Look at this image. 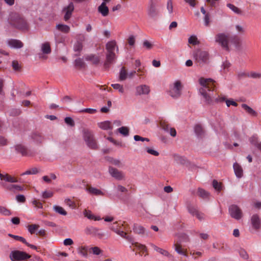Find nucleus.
I'll return each mask as SVG.
<instances>
[{
    "label": "nucleus",
    "instance_id": "37998d69",
    "mask_svg": "<svg viewBox=\"0 0 261 261\" xmlns=\"http://www.w3.org/2000/svg\"><path fill=\"white\" fill-rule=\"evenodd\" d=\"M175 250L179 254L182 255L186 256L187 255L185 252L182 250L181 246L180 245H174Z\"/></svg>",
    "mask_w": 261,
    "mask_h": 261
},
{
    "label": "nucleus",
    "instance_id": "b1692460",
    "mask_svg": "<svg viewBox=\"0 0 261 261\" xmlns=\"http://www.w3.org/2000/svg\"><path fill=\"white\" fill-rule=\"evenodd\" d=\"M41 50L44 54H49L51 53L50 44L45 42L41 45Z\"/></svg>",
    "mask_w": 261,
    "mask_h": 261
},
{
    "label": "nucleus",
    "instance_id": "69168bd1",
    "mask_svg": "<svg viewBox=\"0 0 261 261\" xmlns=\"http://www.w3.org/2000/svg\"><path fill=\"white\" fill-rule=\"evenodd\" d=\"M32 204L37 208H42L43 207L42 203L37 200H34L32 201Z\"/></svg>",
    "mask_w": 261,
    "mask_h": 261
},
{
    "label": "nucleus",
    "instance_id": "bf43d9fd",
    "mask_svg": "<svg viewBox=\"0 0 261 261\" xmlns=\"http://www.w3.org/2000/svg\"><path fill=\"white\" fill-rule=\"evenodd\" d=\"M146 150L147 153H148L150 154H152L153 155L158 156L159 155V153L157 151H156L153 149L150 148L149 147H147L146 149Z\"/></svg>",
    "mask_w": 261,
    "mask_h": 261
},
{
    "label": "nucleus",
    "instance_id": "1a4fd4ad",
    "mask_svg": "<svg viewBox=\"0 0 261 261\" xmlns=\"http://www.w3.org/2000/svg\"><path fill=\"white\" fill-rule=\"evenodd\" d=\"M228 211L230 216L236 220H239L241 219L243 216L242 211L237 205H231L229 207Z\"/></svg>",
    "mask_w": 261,
    "mask_h": 261
},
{
    "label": "nucleus",
    "instance_id": "c03bdc74",
    "mask_svg": "<svg viewBox=\"0 0 261 261\" xmlns=\"http://www.w3.org/2000/svg\"><path fill=\"white\" fill-rule=\"evenodd\" d=\"M0 213L4 216H10L11 215L10 210L2 206H0Z\"/></svg>",
    "mask_w": 261,
    "mask_h": 261
},
{
    "label": "nucleus",
    "instance_id": "5fc2aeb1",
    "mask_svg": "<svg viewBox=\"0 0 261 261\" xmlns=\"http://www.w3.org/2000/svg\"><path fill=\"white\" fill-rule=\"evenodd\" d=\"M213 186L215 190L218 191H220L221 190V185L215 179L213 181Z\"/></svg>",
    "mask_w": 261,
    "mask_h": 261
},
{
    "label": "nucleus",
    "instance_id": "4d7b16f0",
    "mask_svg": "<svg viewBox=\"0 0 261 261\" xmlns=\"http://www.w3.org/2000/svg\"><path fill=\"white\" fill-rule=\"evenodd\" d=\"M239 254H240V255L244 259H247L248 258V255L247 253V252L243 249H241L240 250H239Z\"/></svg>",
    "mask_w": 261,
    "mask_h": 261
},
{
    "label": "nucleus",
    "instance_id": "a211bd4d",
    "mask_svg": "<svg viewBox=\"0 0 261 261\" xmlns=\"http://www.w3.org/2000/svg\"><path fill=\"white\" fill-rule=\"evenodd\" d=\"M31 138L37 144H40L44 140V137L38 132H34L32 133Z\"/></svg>",
    "mask_w": 261,
    "mask_h": 261
},
{
    "label": "nucleus",
    "instance_id": "a878e982",
    "mask_svg": "<svg viewBox=\"0 0 261 261\" xmlns=\"http://www.w3.org/2000/svg\"><path fill=\"white\" fill-rule=\"evenodd\" d=\"M99 127L103 130L112 129L113 127L109 121H105L98 123Z\"/></svg>",
    "mask_w": 261,
    "mask_h": 261
},
{
    "label": "nucleus",
    "instance_id": "603ef678",
    "mask_svg": "<svg viewBox=\"0 0 261 261\" xmlns=\"http://www.w3.org/2000/svg\"><path fill=\"white\" fill-rule=\"evenodd\" d=\"M247 76L253 79H259L261 77V73L251 72L250 73H248Z\"/></svg>",
    "mask_w": 261,
    "mask_h": 261
},
{
    "label": "nucleus",
    "instance_id": "864d4df0",
    "mask_svg": "<svg viewBox=\"0 0 261 261\" xmlns=\"http://www.w3.org/2000/svg\"><path fill=\"white\" fill-rule=\"evenodd\" d=\"M53 195V193L51 191H45L42 193V196L43 198L46 199L51 197Z\"/></svg>",
    "mask_w": 261,
    "mask_h": 261
},
{
    "label": "nucleus",
    "instance_id": "4be33fe9",
    "mask_svg": "<svg viewBox=\"0 0 261 261\" xmlns=\"http://www.w3.org/2000/svg\"><path fill=\"white\" fill-rule=\"evenodd\" d=\"M251 224L252 226L255 229H258L260 227V220L259 217L257 215L255 214L253 215L251 219Z\"/></svg>",
    "mask_w": 261,
    "mask_h": 261
},
{
    "label": "nucleus",
    "instance_id": "7ed1b4c3",
    "mask_svg": "<svg viewBox=\"0 0 261 261\" xmlns=\"http://www.w3.org/2000/svg\"><path fill=\"white\" fill-rule=\"evenodd\" d=\"M117 47V51H118V48L116 46V43L115 41L108 42L106 44V49L107 51L106 54V60L103 64L104 68L108 69L110 65L113 63L116 59V56L114 53V50Z\"/></svg>",
    "mask_w": 261,
    "mask_h": 261
},
{
    "label": "nucleus",
    "instance_id": "ddd939ff",
    "mask_svg": "<svg viewBox=\"0 0 261 261\" xmlns=\"http://www.w3.org/2000/svg\"><path fill=\"white\" fill-rule=\"evenodd\" d=\"M149 245L157 252L160 254L166 256L169 258V259L173 260L174 259V256L171 254L168 251L161 248L155 244L150 243Z\"/></svg>",
    "mask_w": 261,
    "mask_h": 261
},
{
    "label": "nucleus",
    "instance_id": "6ab92c4d",
    "mask_svg": "<svg viewBox=\"0 0 261 261\" xmlns=\"http://www.w3.org/2000/svg\"><path fill=\"white\" fill-rule=\"evenodd\" d=\"M229 42L234 44V45L237 48H239L240 46L241 39L236 35L231 36H229Z\"/></svg>",
    "mask_w": 261,
    "mask_h": 261
},
{
    "label": "nucleus",
    "instance_id": "338daca9",
    "mask_svg": "<svg viewBox=\"0 0 261 261\" xmlns=\"http://www.w3.org/2000/svg\"><path fill=\"white\" fill-rule=\"evenodd\" d=\"M91 250L92 251V253L94 254H95V255H99L101 253V250L98 247H92L91 248Z\"/></svg>",
    "mask_w": 261,
    "mask_h": 261
},
{
    "label": "nucleus",
    "instance_id": "f03ea898",
    "mask_svg": "<svg viewBox=\"0 0 261 261\" xmlns=\"http://www.w3.org/2000/svg\"><path fill=\"white\" fill-rule=\"evenodd\" d=\"M9 24L14 28L23 31L29 30V24L25 18L19 14L12 12L8 18Z\"/></svg>",
    "mask_w": 261,
    "mask_h": 261
},
{
    "label": "nucleus",
    "instance_id": "680f3d73",
    "mask_svg": "<svg viewBox=\"0 0 261 261\" xmlns=\"http://www.w3.org/2000/svg\"><path fill=\"white\" fill-rule=\"evenodd\" d=\"M167 8L169 13H172L173 12V5L172 0H168L167 4Z\"/></svg>",
    "mask_w": 261,
    "mask_h": 261
},
{
    "label": "nucleus",
    "instance_id": "774afa93",
    "mask_svg": "<svg viewBox=\"0 0 261 261\" xmlns=\"http://www.w3.org/2000/svg\"><path fill=\"white\" fill-rule=\"evenodd\" d=\"M230 64L229 62L226 61L223 63L222 67L224 72L227 71L228 68L230 67Z\"/></svg>",
    "mask_w": 261,
    "mask_h": 261
},
{
    "label": "nucleus",
    "instance_id": "6e6552de",
    "mask_svg": "<svg viewBox=\"0 0 261 261\" xmlns=\"http://www.w3.org/2000/svg\"><path fill=\"white\" fill-rule=\"evenodd\" d=\"M215 41L223 48L229 50L228 42L229 36L224 33H219L215 36Z\"/></svg>",
    "mask_w": 261,
    "mask_h": 261
},
{
    "label": "nucleus",
    "instance_id": "f8f14e48",
    "mask_svg": "<svg viewBox=\"0 0 261 261\" xmlns=\"http://www.w3.org/2000/svg\"><path fill=\"white\" fill-rule=\"evenodd\" d=\"M150 92V87L145 84H142L136 87V95H148Z\"/></svg>",
    "mask_w": 261,
    "mask_h": 261
},
{
    "label": "nucleus",
    "instance_id": "aec40b11",
    "mask_svg": "<svg viewBox=\"0 0 261 261\" xmlns=\"http://www.w3.org/2000/svg\"><path fill=\"white\" fill-rule=\"evenodd\" d=\"M85 59L86 61H91L93 64L97 65L99 62V58L93 54H90L85 56Z\"/></svg>",
    "mask_w": 261,
    "mask_h": 261
},
{
    "label": "nucleus",
    "instance_id": "58836bf2",
    "mask_svg": "<svg viewBox=\"0 0 261 261\" xmlns=\"http://www.w3.org/2000/svg\"><path fill=\"white\" fill-rule=\"evenodd\" d=\"M39 172L38 169L36 167L33 168L30 170H28L22 173L20 175L23 176L25 175H30V174H36Z\"/></svg>",
    "mask_w": 261,
    "mask_h": 261
},
{
    "label": "nucleus",
    "instance_id": "f3484780",
    "mask_svg": "<svg viewBox=\"0 0 261 261\" xmlns=\"http://www.w3.org/2000/svg\"><path fill=\"white\" fill-rule=\"evenodd\" d=\"M98 12L103 17L107 16L109 14V10L108 7L106 6V2H102L98 6Z\"/></svg>",
    "mask_w": 261,
    "mask_h": 261
},
{
    "label": "nucleus",
    "instance_id": "49530a36",
    "mask_svg": "<svg viewBox=\"0 0 261 261\" xmlns=\"http://www.w3.org/2000/svg\"><path fill=\"white\" fill-rule=\"evenodd\" d=\"M163 128L165 130L168 132L169 130L170 134L172 137H175L176 135V131L174 128H170L169 129L168 126H164L163 127Z\"/></svg>",
    "mask_w": 261,
    "mask_h": 261
},
{
    "label": "nucleus",
    "instance_id": "20e7f679",
    "mask_svg": "<svg viewBox=\"0 0 261 261\" xmlns=\"http://www.w3.org/2000/svg\"><path fill=\"white\" fill-rule=\"evenodd\" d=\"M182 89L181 83L179 81H175L169 87L168 93L173 98L177 99L181 95Z\"/></svg>",
    "mask_w": 261,
    "mask_h": 261
},
{
    "label": "nucleus",
    "instance_id": "bb28decb",
    "mask_svg": "<svg viewBox=\"0 0 261 261\" xmlns=\"http://www.w3.org/2000/svg\"><path fill=\"white\" fill-rule=\"evenodd\" d=\"M116 233L121 237L122 238L127 240L128 241L132 242V244H134V240L133 237L131 236H128L127 234V233L125 232H124L122 230H118L116 231Z\"/></svg>",
    "mask_w": 261,
    "mask_h": 261
},
{
    "label": "nucleus",
    "instance_id": "c9c22d12",
    "mask_svg": "<svg viewBox=\"0 0 261 261\" xmlns=\"http://www.w3.org/2000/svg\"><path fill=\"white\" fill-rule=\"evenodd\" d=\"M118 132L124 136H128L129 135V129L126 126H122L117 129Z\"/></svg>",
    "mask_w": 261,
    "mask_h": 261
},
{
    "label": "nucleus",
    "instance_id": "f704fd0d",
    "mask_svg": "<svg viewBox=\"0 0 261 261\" xmlns=\"http://www.w3.org/2000/svg\"><path fill=\"white\" fill-rule=\"evenodd\" d=\"M127 73L124 67H122L119 71V79L120 81H124L127 77Z\"/></svg>",
    "mask_w": 261,
    "mask_h": 261
},
{
    "label": "nucleus",
    "instance_id": "8fccbe9b",
    "mask_svg": "<svg viewBox=\"0 0 261 261\" xmlns=\"http://www.w3.org/2000/svg\"><path fill=\"white\" fill-rule=\"evenodd\" d=\"M135 246L136 247H137L138 249H139L142 251L145 252L147 251V248L145 245L141 244L138 243H135Z\"/></svg>",
    "mask_w": 261,
    "mask_h": 261
},
{
    "label": "nucleus",
    "instance_id": "09e8293b",
    "mask_svg": "<svg viewBox=\"0 0 261 261\" xmlns=\"http://www.w3.org/2000/svg\"><path fill=\"white\" fill-rule=\"evenodd\" d=\"M83 44L80 41H77L74 45L73 49L75 51H80L82 50Z\"/></svg>",
    "mask_w": 261,
    "mask_h": 261
},
{
    "label": "nucleus",
    "instance_id": "4c0bfd02",
    "mask_svg": "<svg viewBox=\"0 0 261 261\" xmlns=\"http://www.w3.org/2000/svg\"><path fill=\"white\" fill-rule=\"evenodd\" d=\"M250 143L253 146H255L260 141H259L257 135L255 134L249 139Z\"/></svg>",
    "mask_w": 261,
    "mask_h": 261
},
{
    "label": "nucleus",
    "instance_id": "0e129e2a",
    "mask_svg": "<svg viewBox=\"0 0 261 261\" xmlns=\"http://www.w3.org/2000/svg\"><path fill=\"white\" fill-rule=\"evenodd\" d=\"M16 200L19 202L24 203L25 201V197L23 195H18L16 196Z\"/></svg>",
    "mask_w": 261,
    "mask_h": 261
},
{
    "label": "nucleus",
    "instance_id": "473e14b6",
    "mask_svg": "<svg viewBox=\"0 0 261 261\" xmlns=\"http://www.w3.org/2000/svg\"><path fill=\"white\" fill-rule=\"evenodd\" d=\"M53 210L57 213L63 216H66L67 215L66 211L61 206L55 205L53 206Z\"/></svg>",
    "mask_w": 261,
    "mask_h": 261
},
{
    "label": "nucleus",
    "instance_id": "0eeeda50",
    "mask_svg": "<svg viewBox=\"0 0 261 261\" xmlns=\"http://www.w3.org/2000/svg\"><path fill=\"white\" fill-rule=\"evenodd\" d=\"M9 257L11 261H21L30 258L31 256L24 251L13 250L10 252Z\"/></svg>",
    "mask_w": 261,
    "mask_h": 261
},
{
    "label": "nucleus",
    "instance_id": "9d476101",
    "mask_svg": "<svg viewBox=\"0 0 261 261\" xmlns=\"http://www.w3.org/2000/svg\"><path fill=\"white\" fill-rule=\"evenodd\" d=\"M84 231L87 235H92L94 237H97L99 239L102 238L105 236V233L101 231L99 228L92 226L87 227Z\"/></svg>",
    "mask_w": 261,
    "mask_h": 261
},
{
    "label": "nucleus",
    "instance_id": "393cba45",
    "mask_svg": "<svg viewBox=\"0 0 261 261\" xmlns=\"http://www.w3.org/2000/svg\"><path fill=\"white\" fill-rule=\"evenodd\" d=\"M133 231L135 233L139 234H144L145 232L144 227L138 224H134Z\"/></svg>",
    "mask_w": 261,
    "mask_h": 261
},
{
    "label": "nucleus",
    "instance_id": "f257e3e1",
    "mask_svg": "<svg viewBox=\"0 0 261 261\" xmlns=\"http://www.w3.org/2000/svg\"><path fill=\"white\" fill-rule=\"evenodd\" d=\"M199 82L201 86L199 89V93L203 97L204 102L207 105H212L213 100L211 97V93L214 90L215 81L212 79L200 78Z\"/></svg>",
    "mask_w": 261,
    "mask_h": 261
},
{
    "label": "nucleus",
    "instance_id": "7c9ffc66",
    "mask_svg": "<svg viewBox=\"0 0 261 261\" xmlns=\"http://www.w3.org/2000/svg\"><path fill=\"white\" fill-rule=\"evenodd\" d=\"M242 107L249 114H250V115H251L252 116H255L257 115L256 112L254 110H253L251 108L249 107L247 105L244 104V103L242 104Z\"/></svg>",
    "mask_w": 261,
    "mask_h": 261
},
{
    "label": "nucleus",
    "instance_id": "6e6d98bb",
    "mask_svg": "<svg viewBox=\"0 0 261 261\" xmlns=\"http://www.w3.org/2000/svg\"><path fill=\"white\" fill-rule=\"evenodd\" d=\"M225 102L226 106L228 107H229L230 106H233L234 107H237L238 106V103L232 99L225 100Z\"/></svg>",
    "mask_w": 261,
    "mask_h": 261
},
{
    "label": "nucleus",
    "instance_id": "dca6fc26",
    "mask_svg": "<svg viewBox=\"0 0 261 261\" xmlns=\"http://www.w3.org/2000/svg\"><path fill=\"white\" fill-rule=\"evenodd\" d=\"M7 43L9 46L14 48H20L23 46V43L17 39H9L7 41Z\"/></svg>",
    "mask_w": 261,
    "mask_h": 261
},
{
    "label": "nucleus",
    "instance_id": "5701e85b",
    "mask_svg": "<svg viewBox=\"0 0 261 261\" xmlns=\"http://www.w3.org/2000/svg\"><path fill=\"white\" fill-rule=\"evenodd\" d=\"M15 150L17 153H20L23 156L28 155V151L26 147L21 144H18L14 146Z\"/></svg>",
    "mask_w": 261,
    "mask_h": 261
},
{
    "label": "nucleus",
    "instance_id": "2eb2a0df",
    "mask_svg": "<svg viewBox=\"0 0 261 261\" xmlns=\"http://www.w3.org/2000/svg\"><path fill=\"white\" fill-rule=\"evenodd\" d=\"M147 14L151 18H154L159 14V11L157 9L155 4L151 2L147 9Z\"/></svg>",
    "mask_w": 261,
    "mask_h": 261
},
{
    "label": "nucleus",
    "instance_id": "de8ad7c7",
    "mask_svg": "<svg viewBox=\"0 0 261 261\" xmlns=\"http://www.w3.org/2000/svg\"><path fill=\"white\" fill-rule=\"evenodd\" d=\"M87 249L85 247H81L79 248L78 253L82 256L86 257L88 255Z\"/></svg>",
    "mask_w": 261,
    "mask_h": 261
},
{
    "label": "nucleus",
    "instance_id": "13d9d810",
    "mask_svg": "<svg viewBox=\"0 0 261 261\" xmlns=\"http://www.w3.org/2000/svg\"><path fill=\"white\" fill-rule=\"evenodd\" d=\"M65 122L68 125L73 126L74 125V122L72 118L70 117H67L65 118Z\"/></svg>",
    "mask_w": 261,
    "mask_h": 261
},
{
    "label": "nucleus",
    "instance_id": "72a5a7b5",
    "mask_svg": "<svg viewBox=\"0 0 261 261\" xmlns=\"http://www.w3.org/2000/svg\"><path fill=\"white\" fill-rule=\"evenodd\" d=\"M227 7L231 10L234 13L237 14H242V11L238 7L231 4H227Z\"/></svg>",
    "mask_w": 261,
    "mask_h": 261
},
{
    "label": "nucleus",
    "instance_id": "e433bc0d",
    "mask_svg": "<svg viewBox=\"0 0 261 261\" xmlns=\"http://www.w3.org/2000/svg\"><path fill=\"white\" fill-rule=\"evenodd\" d=\"M4 181L11 182V183H14L18 182V180L16 178H15L14 177L11 176V175H9L8 174H5V178Z\"/></svg>",
    "mask_w": 261,
    "mask_h": 261
},
{
    "label": "nucleus",
    "instance_id": "79ce46f5",
    "mask_svg": "<svg viewBox=\"0 0 261 261\" xmlns=\"http://www.w3.org/2000/svg\"><path fill=\"white\" fill-rule=\"evenodd\" d=\"M188 42L192 45H196L199 43L197 38L195 35H192L189 38Z\"/></svg>",
    "mask_w": 261,
    "mask_h": 261
},
{
    "label": "nucleus",
    "instance_id": "412c9836",
    "mask_svg": "<svg viewBox=\"0 0 261 261\" xmlns=\"http://www.w3.org/2000/svg\"><path fill=\"white\" fill-rule=\"evenodd\" d=\"M233 167L236 176L241 178L243 176V169L241 166L237 163H234Z\"/></svg>",
    "mask_w": 261,
    "mask_h": 261
},
{
    "label": "nucleus",
    "instance_id": "c85d7f7f",
    "mask_svg": "<svg viewBox=\"0 0 261 261\" xmlns=\"http://www.w3.org/2000/svg\"><path fill=\"white\" fill-rule=\"evenodd\" d=\"M194 132L198 137L201 138L204 136V130L203 128L199 124H197L195 126Z\"/></svg>",
    "mask_w": 261,
    "mask_h": 261
},
{
    "label": "nucleus",
    "instance_id": "e2e57ef3",
    "mask_svg": "<svg viewBox=\"0 0 261 261\" xmlns=\"http://www.w3.org/2000/svg\"><path fill=\"white\" fill-rule=\"evenodd\" d=\"M143 45L147 49H150L152 47V44L151 43L147 40H145L143 41Z\"/></svg>",
    "mask_w": 261,
    "mask_h": 261
},
{
    "label": "nucleus",
    "instance_id": "052dcab7",
    "mask_svg": "<svg viewBox=\"0 0 261 261\" xmlns=\"http://www.w3.org/2000/svg\"><path fill=\"white\" fill-rule=\"evenodd\" d=\"M84 65L83 60L81 58L76 59L75 60V65L79 67H82Z\"/></svg>",
    "mask_w": 261,
    "mask_h": 261
},
{
    "label": "nucleus",
    "instance_id": "2f4dec72",
    "mask_svg": "<svg viewBox=\"0 0 261 261\" xmlns=\"http://www.w3.org/2000/svg\"><path fill=\"white\" fill-rule=\"evenodd\" d=\"M87 191L91 194L95 195H103V193L100 190L93 187H90L87 189Z\"/></svg>",
    "mask_w": 261,
    "mask_h": 261
},
{
    "label": "nucleus",
    "instance_id": "cd10ccee",
    "mask_svg": "<svg viewBox=\"0 0 261 261\" xmlns=\"http://www.w3.org/2000/svg\"><path fill=\"white\" fill-rule=\"evenodd\" d=\"M84 215L85 217H87L89 219L94 220L95 221H99L101 220V218L100 217L94 216L90 211L85 210L84 212Z\"/></svg>",
    "mask_w": 261,
    "mask_h": 261
},
{
    "label": "nucleus",
    "instance_id": "a18cd8bd",
    "mask_svg": "<svg viewBox=\"0 0 261 261\" xmlns=\"http://www.w3.org/2000/svg\"><path fill=\"white\" fill-rule=\"evenodd\" d=\"M111 86L114 89L118 90L120 93H123L124 92V88L122 85L119 84H113Z\"/></svg>",
    "mask_w": 261,
    "mask_h": 261
},
{
    "label": "nucleus",
    "instance_id": "3c124183",
    "mask_svg": "<svg viewBox=\"0 0 261 261\" xmlns=\"http://www.w3.org/2000/svg\"><path fill=\"white\" fill-rule=\"evenodd\" d=\"M97 112L96 109L92 108H86L80 111V113H87L89 114H94Z\"/></svg>",
    "mask_w": 261,
    "mask_h": 261
},
{
    "label": "nucleus",
    "instance_id": "4468645a",
    "mask_svg": "<svg viewBox=\"0 0 261 261\" xmlns=\"http://www.w3.org/2000/svg\"><path fill=\"white\" fill-rule=\"evenodd\" d=\"M109 172L113 177L118 180H122L124 177V174L122 171L112 167H109Z\"/></svg>",
    "mask_w": 261,
    "mask_h": 261
},
{
    "label": "nucleus",
    "instance_id": "c756f323",
    "mask_svg": "<svg viewBox=\"0 0 261 261\" xmlns=\"http://www.w3.org/2000/svg\"><path fill=\"white\" fill-rule=\"evenodd\" d=\"M56 29L60 32L64 33H68L70 31V27L63 24H58L56 25Z\"/></svg>",
    "mask_w": 261,
    "mask_h": 261
},
{
    "label": "nucleus",
    "instance_id": "423d86ee",
    "mask_svg": "<svg viewBox=\"0 0 261 261\" xmlns=\"http://www.w3.org/2000/svg\"><path fill=\"white\" fill-rule=\"evenodd\" d=\"M83 134L87 145L92 149H96L98 146L93 133L89 130H84Z\"/></svg>",
    "mask_w": 261,
    "mask_h": 261
},
{
    "label": "nucleus",
    "instance_id": "9b49d317",
    "mask_svg": "<svg viewBox=\"0 0 261 261\" xmlns=\"http://www.w3.org/2000/svg\"><path fill=\"white\" fill-rule=\"evenodd\" d=\"M74 9V4L72 2L66 6H64L62 10V13L64 15V20L66 21H68L71 17Z\"/></svg>",
    "mask_w": 261,
    "mask_h": 261
},
{
    "label": "nucleus",
    "instance_id": "ea45409f",
    "mask_svg": "<svg viewBox=\"0 0 261 261\" xmlns=\"http://www.w3.org/2000/svg\"><path fill=\"white\" fill-rule=\"evenodd\" d=\"M198 193L199 196L204 199L207 198L209 196V193L201 188L198 189Z\"/></svg>",
    "mask_w": 261,
    "mask_h": 261
},
{
    "label": "nucleus",
    "instance_id": "a19ab883",
    "mask_svg": "<svg viewBox=\"0 0 261 261\" xmlns=\"http://www.w3.org/2000/svg\"><path fill=\"white\" fill-rule=\"evenodd\" d=\"M39 228V225L37 224L29 225L28 226V231L31 234L35 233V231Z\"/></svg>",
    "mask_w": 261,
    "mask_h": 261
},
{
    "label": "nucleus",
    "instance_id": "39448f33",
    "mask_svg": "<svg viewBox=\"0 0 261 261\" xmlns=\"http://www.w3.org/2000/svg\"><path fill=\"white\" fill-rule=\"evenodd\" d=\"M193 57L194 59L200 64L208 63L210 55L207 51L197 49L193 53Z\"/></svg>",
    "mask_w": 261,
    "mask_h": 261
}]
</instances>
